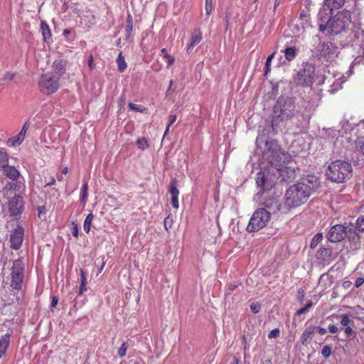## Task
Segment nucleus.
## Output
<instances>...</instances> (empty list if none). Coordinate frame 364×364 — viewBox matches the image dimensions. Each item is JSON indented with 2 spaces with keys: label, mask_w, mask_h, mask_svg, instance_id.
Segmentation results:
<instances>
[{
  "label": "nucleus",
  "mask_w": 364,
  "mask_h": 364,
  "mask_svg": "<svg viewBox=\"0 0 364 364\" xmlns=\"http://www.w3.org/2000/svg\"><path fill=\"white\" fill-rule=\"evenodd\" d=\"M318 179L308 176L301 182L291 186L286 191L284 204L289 208H295L304 204L310 196L319 187Z\"/></svg>",
  "instance_id": "f257e3e1"
},
{
  "label": "nucleus",
  "mask_w": 364,
  "mask_h": 364,
  "mask_svg": "<svg viewBox=\"0 0 364 364\" xmlns=\"http://www.w3.org/2000/svg\"><path fill=\"white\" fill-rule=\"evenodd\" d=\"M22 185L20 182L9 183L1 193L7 200L8 213L10 216L20 215L24 210V200L21 196Z\"/></svg>",
  "instance_id": "f03ea898"
},
{
  "label": "nucleus",
  "mask_w": 364,
  "mask_h": 364,
  "mask_svg": "<svg viewBox=\"0 0 364 364\" xmlns=\"http://www.w3.org/2000/svg\"><path fill=\"white\" fill-rule=\"evenodd\" d=\"M352 171V166L349 162L336 160L328 165L326 176L333 182L343 183L350 178Z\"/></svg>",
  "instance_id": "7ed1b4c3"
},
{
  "label": "nucleus",
  "mask_w": 364,
  "mask_h": 364,
  "mask_svg": "<svg viewBox=\"0 0 364 364\" xmlns=\"http://www.w3.org/2000/svg\"><path fill=\"white\" fill-rule=\"evenodd\" d=\"M351 22L350 12L346 9L340 11L328 21L330 33L336 35L346 31Z\"/></svg>",
  "instance_id": "20e7f679"
},
{
  "label": "nucleus",
  "mask_w": 364,
  "mask_h": 364,
  "mask_svg": "<svg viewBox=\"0 0 364 364\" xmlns=\"http://www.w3.org/2000/svg\"><path fill=\"white\" fill-rule=\"evenodd\" d=\"M270 213L264 208H259L252 214L247 230L250 232H257L267 225L270 219Z\"/></svg>",
  "instance_id": "39448f33"
},
{
  "label": "nucleus",
  "mask_w": 364,
  "mask_h": 364,
  "mask_svg": "<svg viewBox=\"0 0 364 364\" xmlns=\"http://www.w3.org/2000/svg\"><path fill=\"white\" fill-rule=\"evenodd\" d=\"M316 77L315 67L312 65L306 64L303 69L297 73L295 82L300 86L311 87L316 81Z\"/></svg>",
  "instance_id": "423d86ee"
},
{
  "label": "nucleus",
  "mask_w": 364,
  "mask_h": 364,
  "mask_svg": "<svg viewBox=\"0 0 364 364\" xmlns=\"http://www.w3.org/2000/svg\"><path fill=\"white\" fill-rule=\"evenodd\" d=\"M24 277V264L21 259L13 262L11 273V287L14 289H20Z\"/></svg>",
  "instance_id": "0eeeda50"
},
{
  "label": "nucleus",
  "mask_w": 364,
  "mask_h": 364,
  "mask_svg": "<svg viewBox=\"0 0 364 364\" xmlns=\"http://www.w3.org/2000/svg\"><path fill=\"white\" fill-rule=\"evenodd\" d=\"M283 154L277 150H267L264 153V159L268 163L278 171L282 170L284 167V161L282 160Z\"/></svg>",
  "instance_id": "6e6552de"
},
{
  "label": "nucleus",
  "mask_w": 364,
  "mask_h": 364,
  "mask_svg": "<svg viewBox=\"0 0 364 364\" xmlns=\"http://www.w3.org/2000/svg\"><path fill=\"white\" fill-rule=\"evenodd\" d=\"M347 235V227L337 224L331 228L327 234V239L332 242H338L343 240Z\"/></svg>",
  "instance_id": "1a4fd4ad"
},
{
  "label": "nucleus",
  "mask_w": 364,
  "mask_h": 364,
  "mask_svg": "<svg viewBox=\"0 0 364 364\" xmlns=\"http://www.w3.org/2000/svg\"><path fill=\"white\" fill-rule=\"evenodd\" d=\"M318 55L327 61L331 60L337 55L338 48L331 42L323 43L318 47Z\"/></svg>",
  "instance_id": "9d476101"
},
{
  "label": "nucleus",
  "mask_w": 364,
  "mask_h": 364,
  "mask_svg": "<svg viewBox=\"0 0 364 364\" xmlns=\"http://www.w3.org/2000/svg\"><path fill=\"white\" fill-rule=\"evenodd\" d=\"M24 235V230L21 227H18L11 233L10 237L11 247L14 250H18L22 244Z\"/></svg>",
  "instance_id": "9b49d317"
},
{
  "label": "nucleus",
  "mask_w": 364,
  "mask_h": 364,
  "mask_svg": "<svg viewBox=\"0 0 364 364\" xmlns=\"http://www.w3.org/2000/svg\"><path fill=\"white\" fill-rule=\"evenodd\" d=\"M202 33L200 29H195L190 37L189 41L187 43L186 52L191 53L193 48L197 46L202 40Z\"/></svg>",
  "instance_id": "f8f14e48"
},
{
  "label": "nucleus",
  "mask_w": 364,
  "mask_h": 364,
  "mask_svg": "<svg viewBox=\"0 0 364 364\" xmlns=\"http://www.w3.org/2000/svg\"><path fill=\"white\" fill-rule=\"evenodd\" d=\"M168 193L171 195V203L173 208L178 209L179 207L178 204V195L179 191L176 187V179H173L170 183V188L168 190Z\"/></svg>",
  "instance_id": "ddd939ff"
},
{
  "label": "nucleus",
  "mask_w": 364,
  "mask_h": 364,
  "mask_svg": "<svg viewBox=\"0 0 364 364\" xmlns=\"http://www.w3.org/2000/svg\"><path fill=\"white\" fill-rule=\"evenodd\" d=\"M59 87V77L47 79V95L55 92Z\"/></svg>",
  "instance_id": "4468645a"
},
{
  "label": "nucleus",
  "mask_w": 364,
  "mask_h": 364,
  "mask_svg": "<svg viewBox=\"0 0 364 364\" xmlns=\"http://www.w3.org/2000/svg\"><path fill=\"white\" fill-rule=\"evenodd\" d=\"M3 170L4 175L8 178L12 180H16L18 178L19 172L14 166L6 164L3 167Z\"/></svg>",
  "instance_id": "2eb2a0df"
},
{
  "label": "nucleus",
  "mask_w": 364,
  "mask_h": 364,
  "mask_svg": "<svg viewBox=\"0 0 364 364\" xmlns=\"http://www.w3.org/2000/svg\"><path fill=\"white\" fill-rule=\"evenodd\" d=\"M66 62L62 59L56 60L53 62V69L54 72L58 75H63L65 72Z\"/></svg>",
  "instance_id": "dca6fc26"
},
{
  "label": "nucleus",
  "mask_w": 364,
  "mask_h": 364,
  "mask_svg": "<svg viewBox=\"0 0 364 364\" xmlns=\"http://www.w3.org/2000/svg\"><path fill=\"white\" fill-rule=\"evenodd\" d=\"M360 236L358 233L355 232V231L353 230L351 231V230H349V235H348V240L349 242H350L352 244L350 245H351V248H353V249H357L358 248V247L360 246Z\"/></svg>",
  "instance_id": "f3484780"
},
{
  "label": "nucleus",
  "mask_w": 364,
  "mask_h": 364,
  "mask_svg": "<svg viewBox=\"0 0 364 364\" xmlns=\"http://www.w3.org/2000/svg\"><path fill=\"white\" fill-rule=\"evenodd\" d=\"M332 255V250L330 248L326 247H321L316 253V257L318 259H322L323 261L328 260L331 258Z\"/></svg>",
  "instance_id": "a211bd4d"
},
{
  "label": "nucleus",
  "mask_w": 364,
  "mask_h": 364,
  "mask_svg": "<svg viewBox=\"0 0 364 364\" xmlns=\"http://www.w3.org/2000/svg\"><path fill=\"white\" fill-rule=\"evenodd\" d=\"M9 342H10V334L9 333H6L1 338V339H0V358H1L4 355L6 350L9 345Z\"/></svg>",
  "instance_id": "6ab92c4d"
},
{
  "label": "nucleus",
  "mask_w": 364,
  "mask_h": 364,
  "mask_svg": "<svg viewBox=\"0 0 364 364\" xmlns=\"http://www.w3.org/2000/svg\"><path fill=\"white\" fill-rule=\"evenodd\" d=\"M346 0H325L324 4L328 9L332 11L341 8L345 3Z\"/></svg>",
  "instance_id": "aec40b11"
},
{
  "label": "nucleus",
  "mask_w": 364,
  "mask_h": 364,
  "mask_svg": "<svg viewBox=\"0 0 364 364\" xmlns=\"http://www.w3.org/2000/svg\"><path fill=\"white\" fill-rule=\"evenodd\" d=\"M316 330V326H309L306 328L301 336V341L303 344L307 343L311 338L312 334Z\"/></svg>",
  "instance_id": "412c9836"
},
{
  "label": "nucleus",
  "mask_w": 364,
  "mask_h": 364,
  "mask_svg": "<svg viewBox=\"0 0 364 364\" xmlns=\"http://www.w3.org/2000/svg\"><path fill=\"white\" fill-rule=\"evenodd\" d=\"M296 48L294 46L287 47L284 51V57L288 61H292L296 56Z\"/></svg>",
  "instance_id": "4be33fe9"
},
{
  "label": "nucleus",
  "mask_w": 364,
  "mask_h": 364,
  "mask_svg": "<svg viewBox=\"0 0 364 364\" xmlns=\"http://www.w3.org/2000/svg\"><path fill=\"white\" fill-rule=\"evenodd\" d=\"M80 284L79 287V294L81 295L83 294L84 291L87 290L86 289V283H87V278H86V272L83 269H80Z\"/></svg>",
  "instance_id": "5701e85b"
},
{
  "label": "nucleus",
  "mask_w": 364,
  "mask_h": 364,
  "mask_svg": "<svg viewBox=\"0 0 364 364\" xmlns=\"http://www.w3.org/2000/svg\"><path fill=\"white\" fill-rule=\"evenodd\" d=\"M116 61L117 63L118 70L121 73L124 72V70L127 68V63L125 61L124 58L122 56V52H120L118 54Z\"/></svg>",
  "instance_id": "b1692460"
},
{
  "label": "nucleus",
  "mask_w": 364,
  "mask_h": 364,
  "mask_svg": "<svg viewBox=\"0 0 364 364\" xmlns=\"http://www.w3.org/2000/svg\"><path fill=\"white\" fill-rule=\"evenodd\" d=\"M93 218H94V215L92 213H90L86 216V218L84 220L83 228L86 233H89L90 231V227H91V224L93 220Z\"/></svg>",
  "instance_id": "393cba45"
},
{
  "label": "nucleus",
  "mask_w": 364,
  "mask_h": 364,
  "mask_svg": "<svg viewBox=\"0 0 364 364\" xmlns=\"http://www.w3.org/2000/svg\"><path fill=\"white\" fill-rule=\"evenodd\" d=\"M266 180H267V178H266L265 173L264 171H259V173H257V177H256V183L258 186L265 187Z\"/></svg>",
  "instance_id": "a878e982"
},
{
  "label": "nucleus",
  "mask_w": 364,
  "mask_h": 364,
  "mask_svg": "<svg viewBox=\"0 0 364 364\" xmlns=\"http://www.w3.org/2000/svg\"><path fill=\"white\" fill-rule=\"evenodd\" d=\"M23 139L18 135L11 137L7 140L6 144L9 146L15 147L20 145L23 142Z\"/></svg>",
  "instance_id": "bb28decb"
},
{
  "label": "nucleus",
  "mask_w": 364,
  "mask_h": 364,
  "mask_svg": "<svg viewBox=\"0 0 364 364\" xmlns=\"http://www.w3.org/2000/svg\"><path fill=\"white\" fill-rule=\"evenodd\" d=\"M323 240V235L322 233L318 232L316 233L314 237L312 238L311 243H310V247L311 249L316 248V247Z\"/></svg>",
  "instance_id": "cd10ccee"
},
{
  "label": "nucleus",
  "mask_w": 364,
  "mask_h": 364,
  "mask_svg": "<svg viewBox=\"0 0 364 364\" xmlns=\"http://www.w3.org/2000/svg\"><path fill=\"white\" fill-rule=\"evenodd\" d=\"M88 197V184L87 183H85L82 185L80 193V199L83 203H85Z\"/></svg>",
  "instance_id": "c85d7f7f"
},
{
  "label": "nucleus",
  "mask_w": 364,
  "mask_h": 364,
  "mask_svg": "<svg viewBox=\"0 0 364 364\" xmlns=\"http://www.w3.org/2000/svg\"><path fill=\"white\" fill-rule=\"evenodd\" d=\"M132 30H133V21H132V16L130 15H129L127 17V25H126V28H125L127 38H129L131 36Z\"/></svg>",
  "instance_id": "c756f323"
},
{
  "label": "nucleus",
  "mask_w": 364,
  "mask_h": 364,
  "mask_svg": "<svg viewBox=\"0 0 364 364\" xmlns=\"http://www.w3.org/2000/svg\"><path fill=\"white\" fill-rule=\"evenodd\" d=\"M136 146L139 149L141 150H144L149 146L148 139L145 137H142L141 139H139L136 141Z\"/></svg>",
  "instance_id": "7c9ffc66"
},
{
  "label": "nucleus",
  "mask_w": 364,
  "mask_h": 364,
  "mask_svg": "<svg viewBox=\"0 0 364 364\" xmlns=\"http://www.w3.org/2000/svg\"><path fill=\"white\" fill-rule=\"evenodd\" d=\"M355 229L364 232V215L359 216L355 222Z\"/></svg>",
  "instance_id": "2f4dec72"
},
{
  "label": "nucleus",
  "mask_w": 364,
  "mask_h": 364,
  "mask_svg": "<svg viewBox=\"0 0 364 364\" xmlns=\"http://www.w3.org/2000/svg\"><path fill=\"white\" fill-rule=\"evenodd\" d=\"M275 52L270 54L265 62L264 65V74L267 75L269 72H270L271 62L272 59L274 58Z\"/></svg>",
  "instance_id": "473e14b6"
},
{
  "label": "nucleus",
  "mask_w": 364,
  "mask_h": 364,
  "mask_svg": "<svg viewBox=\"0 0 364 364\" xmlns=\"http://www.w3.org/2000/svg\"><path fill=\"white\" fill-rule=\"evenodd\" d=\"M128 347H129L128 344L125 342H124L121 345V346L119 347V348L118 349V351H117V354L119 358H123L126 355Z\"/></svg>",
  "instance_id": "72a5a7b5"
},
{
  "label": "nucleus",
  "mask_w": 364,
  "mask_h": 364,
  "mask_svg": "<svg viewBox=\"0 0 364 364\" xmlns=\"http://www.w3.org/2000/svg\"><path fill=\"white\" fill-rule=\"evenodd\" d=\"M9 156L8 154L2 151H0V166L4 167L8 164Z\"/></svg>",
  "instance_id": "f704fd0d"
},
{
  "label": "nucleus",
  "mask_w": 364,
  "mask_h": 364,
  "mask_svg": "<svg viewBox=\"0 0 364 364\" xmlns=\"http://www.w3.org/2000/svg\"><path fill=\"white\" fill-rule=\"evenodd\" d=\"M282 102H283V100H280V99L277 101L276 105L274 106V112L275 113H277L279 112V116L282 117V118H284V109H282L281 108Z\"/></svg>",
  "instance_id": "c9c22d12"
},
{
  "label": "nucleus",
  "mask_w": 364,
  "mask_h": 364,
  "mask_svg": "<svg viewBox=\"0 0 364 364\" xmlns=\"http://www.w3.org/2000/svg\"><path fill=\"white\" fill-rule=\"evenodd\" d=\"M341 318V324L343 326H349V325L353 323V321L350 320L348 314H342Z\"/></svg>",
  "instance_id": "e433bc0d"
},
{
  "label": "nucleus",
  "mask_w": 364,
  "mask_h": 364,
  "mask_svg": "<svg viewBox=\"0 0 364 364\" xmlns=\"http://www.w3.org/2000/svg\"><path fill=\"white\" fill-rule=\"evenodd\" d=\"M300 19L303 21V26H308L309 25V15L304 11L300 13Z\"/></svg>",
  "instance_id": "4c0bfd02"
},
{
  "label": "nucleus",
  "mask_w": 364,
  "mask_h": 364,
  "mask_svg": "<svg viewBox=\"0 0 364 364\" xmlns=\"http://www.w3.org/2000/svg\"><path fill=\"white\" fill-rule=\"evenodd\" d=\"M331 346L330 345H326L323 347L322 350H321V355H323V357H324L325 358H328L330 355L331 354Z\"/></svg>",
  "instance_id": "58836bf2"
},
{
  "label": "nucleus",
  "mask_w": 364,
  "mask_h": 364,
  "mask_svg": "<svg viewBox=\"0 0 364 364\" xmlns=\"http://www.w3.org/2000/svg\"><path fill=\"white\" fill-rule=\"evenodd\" d=\"M356 148L364 156V137H360L356 141Z\"/></svg>",
  "instance_id": "ea45409f"
},
{
  "label": "nucleus",
  "mask_w": 364,
  "mask_h": 364,
  "mask_svg": "<svg viewBox=\"0 0 364 364\" xmlns=\"http://www.w3.org/2000/svg\"><path fill=\"white\" fill-rule=\"evenodd\" d=\"M205 9L207 18H208L213 9V0H205Z\"/></svg>",
  "instance_id": "a19ab883"
},
{
  "label": "nucleus",
  "mask_w": 364,
  "mask_h": 364,
  "mask_svg": "<svg viewBox=\"0 0 364 364\" xmlns=\"http://www.w3.org/2000/svg\"><path fill=\"white\" fill-rule=\"evenodd\" d=\"M176 119H177V117H176V115H175V114L169 116L168 123L166 130L164 132V136H165L168 134L170 127L171 126V124H173L176 122Z\"/></svg>",
  "instance_id": "79ce46f5"
},
{
  "label": "nucleus",
  "mask_w": 364,
  "mask_h": 364,
  "mask_svg": "<svg viewBox=\"0 0 364 364\" xmlns=\"http://www.w3.org/2000/svg\"><path fill=\"white\" fill-rule=\"evenodd\" d=\"M70 230H71V232H72V235H73V237L75 238H78V235H78V227H77V224L76 223V222H75V221L71 222Z\"/></svg>",
  "instance_id": "37998d69"
},
{
  "label": "nucleus",
  "mask_w": 364,
  "mask_h": 364,
  "mask_svg": "<svg viewBox=\"0 0 364 364\" xmlns=\"http://www.w3.org/2000/svg\"><path fill=\"white\" fill-rule=\"evenodd\" d=\"M128 107L130 109L138 112H143L144 110L145 109V108H144L142 106L137 105L132 102H129L128 104Z\"/></svg>",
  "instance_id": "c03bdc74"
},
{
  "label": "nucleus",
  "mask_w": 364,
  "mask_h": 364,
  "mask_svg": "<svg viewBox=\"0 0 364 364\" xmlns=\"http://www.w3.org/2000/svg\"><path fill=\"white\" fill-rule=\"evenodd\" d=\"M164 228L168 230L173 225V219L168 215L164 220Z\"/></svg>",
  "instance_id": "a18cd8bd"
},
{
  "label": "nucleus",
  "mask_w": 364,
  "mask_h": 364,
  "mask_svg": "<svg viewBox=\"0 0 364 364\" xmlns=\"http://www.w3.org/2000/svg\"><path fill=\"white\" fill-rule=\"evenodd\" d=\"M280 331L279 328H274L268 333L269 338H276L279 337Z\"/></svg>",
  "instance_id": "49530a36"
},
{
  "label": "nucleus",
  "mask_w": 364,
  "mask_h": 364,
  "mask_svg": "<svg viewBox=\"0 0 364 364\" xmlns=\"http://www.w3.org/2000/svg\"><path fill=\"white\" fill-rule=\"evenodd\" d=\"M163 57L166 60L168 66L173 65L175 62L174 57L168 53H165L164 55H163Z\"/></svg>",
  "instance_id": "de8ad7c7"
},
{
  "label": "nucleus",
  "mask_w": 364,
  "mask_h": 364,
  "mask_svg": "<svg viewBox=\"0 0 364 364\" xmlns=\"http://www.w3.org/2000/svg\"><path fill=\"white\" fill-rule=\"evenodd\" d=\"M250 309L253 313L257 314L260 310V305L257 303H252L250 305Z\"/></svg>",
  "instance_id": "09e8293b"
},
{
  "label": "nucleus",
  "mask_w": 364,
  "mask_h": 364,
  "mask_svg": "<svg viewBox=\"0 0 364 364\" xmlns=\"http://www.w3.org/2000/svg\"><path fill=\"white\" fill-rule=\"evenodd\" d=\"M39 87L41 92H43L46 89V79L44 77V75H41V77L38 82Z\"/></svg>",
  "instance_id": "8fccbe9b"
},
{
  "label": "nucleus",
  "mask_w": 364,
  "mask_h": 364,
  "mask_svg": "<svg viewBox=\"0 0 364 364\" xmlns=\"http://www.w3.org/2000/svg\"><path fill=\"white\" fill-rule=\"evenodd\" d=\"M344 333L347 338H350L351 336H353L354 331L350 326H346Z\"/></svg>",
  "instance_id": "3c124183"
},
{
  "label": "nucleus",
  "mask_w": 364,
  "mask_h": 364,
  "mask_svg": "<svg viewBox=\"0 0 364 364\" xmlns=\"http://www.w3.org/2000/svg\"><path fill=\"white\" fill-rule=\"evenodd\" d=\"M328 331L331 333H336L338 331V328L334 324H330L328 326Z\"/></svg>",
  "instance_id": "603ef678"
},
{
  "label": "nucleus",
  "mask_w": 364,
  "mask_h": 364,
  "mask_svg": "<svg viewBox=\"0 0 364 364\" xmlns=\"http://www.w3.org/2000/svg\"><path fill=\"white\" fill-rule=\"evenodd\" d=\"M363 283H364V278H363V277H358L355 279V287L358 288L361 285H363Z\"/></svg>",
  "instance_id": "864d4df0"
},
{
  "label": "nucleus",
  "mask_w": 364,
  "mask_h": 364,
  "mask_svg": "<svg viewBox=\"0 0 364 364\" xmlns=\"http://www.w3.org/2000/svg\"><path fill=\"white\" fill-rule=\"evenodd\" d=\"M41 27L42 30V35L43 37V40L46 41V21H41Z\"/></svg>",
  "instance_id": "5fc2aeb1"
},
{
  "label": "nucleus",
  "mask_w": 364,
  "mask_h": 364,
  "mask_svg": "<svg viewBox=\"0 0 364 364\" xmlns=\"http://www.w3.org/2000/svg\"><path fill=\"white\" fill-rule=\"evenodd\" d=\"M316 329L317 330L318 333L321 336L325 335L327 332L326 329L323 327L316 326Z\"/></svg>",
  "instance_id": "6e6d98bb"
},
{
  "label": "nucleus",
  "mask_w": 364,
  "mask_h": 364,
  "mask_svg": "<svg viewBox=\"0 0 364 364\" xmlns=\"http://www.w3.org/2000/svg\"><path fill=\"white\" fill-rule=\"evenodd\" d=\"M88 67L92 70L93 69V56L92 54L89 55L88 58Z\"/></svg>",
  "instance_id": "4d7b16f0"
},
{
  "label": "nucleus",
  "mask_w": 364,
  "mask_h": 364,
  "mask_svg": "<svg viewBox=\"0 0 364 364\" xmlns=\"http://www.w3.org/2000/svg\"><path fill=\"white\" fill-rule=\"evenodd\" d=\"M58 302V299L55 296H54L53 299H52V301H51V304H50V308L53 309V308H55Z\"/></svg>",
  "instance_id": "13d9d810"
},
{
  "label": "nucleus",
  "mask_w": 364,
  "mask_h": 364,
  "mask_svg": "<svg viewBox=\"0 0 364 364\" xmlns=\"http://www.w3.org/2000/svg\"><path fill=\"white\" fill-rule=\"evenodd\" d=\"M237 287V284H230L228 287V293L230 294L231 291H232Z\"/></svg>",
  "instance_id": "bf43d9fd"
},
{
  "label": "nucleus",
  "mask_w": 364,
  "mask_h": 364,
  "mask_svg": "<svg viewBox=\"0 0 364 364\" xmlns=\"http://www.w3.org/2000/svg\"><path fill=\"white\" fill-rule=\"evenodd\" d=\"M14 74L7 73L4 75V79L6 80H11L14 78Z\"/></svg>",
  "instance_id": "052dcab7"
},
{
  "label": "nucleus",
  "mask_w": 364,
  "mask_h": 364,
  "mask_svg": "<svg viewBox=\"0 0 364 364\" xmlns=\"http://www.w3.org/2000/svg\"><path fill=\"white\" fill-rule=\"evenodd\" d=\"M307 312V311L306 310V309L304 307L303 308H301L300 309H299L297 311H296V314L297 315H301V314H304Z\"/></svg>",
  "instance_id": "680f3d73"
},
{
  "label": "nucleus",
  "mask_w": 364,
  "mask_h": 364,
  "mask_svg": "<svg viewBox=\"0 0 364 364\" xmlns=\"http://www.w3.org/2000/svg\"><path fill=\"white\" fill-rule=\"evenodd\" d=\"M352 283L350 281H344L343 283V287L346 289L349 288L351 286Z\"/></svg>",
  "instance_id": "e2e57ef3"
},
{
  "label": "nucleus",
  "mask_w": 364,
  "mask_h": 364,
  "mask_svg": "<svg viewBox=\"0 0 364 364\" xmlns=\"http://www.w3.org/2000/svg\"><path fill=\"white\" fill-rule=\"evenodd\" d=\"M313 306V302L311 301H309L305 306H304L306 310L308 311L311 307Z\"/></svg>",
  "instance_id": "0e129e2a"
},
{
  "label": "nucleus",
  "mask_w": 364,
  "mask_h": 364,
  "mask_svg": "<svg viewBox=\"0 0 364 364\" xmlns=\"http://www.w3.org/2000/svg\"><path fill=\"white\" fill-rule=\"evenodd\" d=\"M26 131L21 130L20 132L17 134L19 137H21L23 140L25 138Z\"/></svg>",
  "instance_id": "69168bd1"
},
{
  "label": "nucleus",
  "mask_w": 364,
  "mask_h": 364,
  "mask_svg": "<svg viewBox=\"0 0 364 364\" xmlns=\"http://www.w3.org/2000/svg\"><path fill=\"white\" fill-rule=\"evenodd\" d=\"M44 207L43 206H38V216L41 217V215H44L43 213Z\"/></svg>",
  "instance_id": "338daca9"
},
{
  "label": "nucleus",
  "mask_w": 364,
  "mask_h": 364,
  "mask_svg": "<svg viewBox=\"0 0 364 364\" xmlns=\"http://www.w3.org/2000/svg\"><path fill=\"white\" fill-rule=\"evenodd\" d=\"M326 28H327V26H326V25H324V24H320V25H319V31H320L321 32H323V31H326Z\"/></svg>",
  "instance_id": "774afa93"
}]
</instances>
